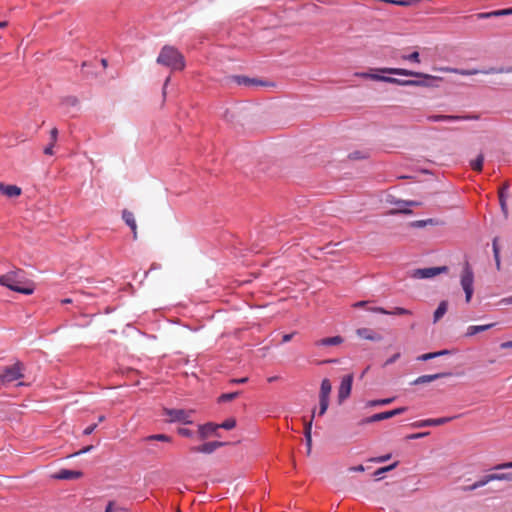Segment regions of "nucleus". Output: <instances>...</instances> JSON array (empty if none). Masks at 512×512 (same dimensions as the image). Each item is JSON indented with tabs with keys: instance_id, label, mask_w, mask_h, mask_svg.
I'll list each match as a JSON object with an SVG mask.
<instances>
[{
	"instance_id": "obj_1",
	"label": "nucleus",
	"mask_w": 512,
	"mask_h": 512,
	"mask_svg": "<svg viewBox=\"0 0 512 512\" xmlns=\"http://www.w3.org/2000/svg\"><path fill=\"white\" fill-rule=\"evenodd\" d=\"M382 73L400 75V76H412L421 78V80H400L399 82H394V84L403 85V86H418V87H438L437 82L441 80L438 76H433L430 74H425L421 72H415L403 68H382L380 69Z\"/></svg>"
},
{
	"instance_id": "obj_2",
	"label": "nucleus",
	"mask_w": 512,
	"mask_h": 512,
	"mask_svg": "<svg viewBox=\"0 0 512 512\" xmlns=\"http://www.w3.org/2000/svg\"><path fill=\"white\" fill-rule=\"evenodd\" d=\"M156 62L172 71H181L185 68V60L181 52L169 45L161 49Z\"/></svg>"
},
{
	"instance_id": "obj_3",
	"label": "nucleus",
	"mask_w": 512,
	"mask_h": 512,
	"mask_svg": "<svg viewBox=\"0 0 512 512\" xmlns=\"http://www.w3.org/2000/svg\"><path fill=\"white\" fill-rule=\"evenodd\" d=\"M0 284L8 289L25 295L32 294L34 288L31 284H26L22 280L20 271H11L0 277Z\"/></svg>"
},
{
	"instance_id": "obj_4",
	"label": "nucleus",
	"mask_w": 512,
	"mask_h": 512,
	"mask_svg": "<svg viewBox=\"0 0 512 512\" xmlns=\"http://www.w3.org/2000/svg\"><path fill=\"white\" fill-rule=\"evenodd\" d=\"M24 377V364L20 361L11 366H6L0 372V383L8 384Z\"/></svg>"
},
{
	"instance_id": "obj_5",
	"label": "nucleus",
	"mask_w": 512,
	"mask_h": 512,
	"mask_svg": "<svg viewBox=\"0 0 512 512\" xmlns=\"http://www.w3.org/2000/svg\"><path fill=\"white\" fill-rule=\"evenodd\" d=\"M460 283L465 293V300L467 303H469L474 292V273L468 262H466L463 266Z\"/></svg>"
},
{
	"instance_id": "obj_6",
	"label": "nucleus",
	"mask_w": 512,
	"mask_h": 512,
	"mask_svg": "<svg viewBox=\"0 0 512 512\" xmlns=\"http://www.w3.org/2000/svg\"><path fill=\"white\" fill-rule=\"evenodd\" d=\"M332 385L329 379L325 378L321 381L319 392V411L318 415L322 416L326 413L329 406L330 393Z\"/></svg>"
},
{
	"instance_id": "obj_7",
	"label": "nucleus",
	"mask_w": 512,
	"mask_h": 512,
	"mask_svg": "<svg viewBox=\"0 0 512 512\" xmlns=\"http://www.w3.org/2000/svg\"><path fill=\"white\" fill-rule=\"evenodd\" d=\"M447 271L448 268L446 266L419 268L412 270L410 277L414 279H430L441 273H446Z\"/></svg>"
},
{
	"instance_id": "obj_8",
	"label": "nucleus",
	"mask_w": 512,
	"mask_h": 512,
	"mask_svg": "<svg viewBox=\"0 0 512 512\" xmlns=\"http://www.w3.org/2000/svg\"><path fill=\"white\" fill-rule=\"evenodd\" d=\"M405 411H406L405 407H400V408H396V409H393L390 411L376 413L370 417H367V418L361 420L360 424L365 425V424H369V423H373V422H377V421L386 420V419L392 418L394 416L400 415V414L404 413Z\"/></svg>"
},
{
	"instance_id": "obj_9",
	"label": "nucleus",
	"mask_w": 512,
	"mask_h": 512,
	"mask_svg": "<svg viewBox=\"0 0 512 512\" xmlns=\"http://www.w3.org/2000/svg\"><path fill=\"white\" fill-rule=\"evenodd\" d=\"M165 414L169 417V421L171 422H181L184 424L192 423V411L184 409H166Z\"/></svg>"
},
{
	"instance_id": "obj_10",
	"label": "nucleus",
	"mask_w": 512,
	"mask_h": 512,
	"mask_svg": "<svg viewBox=\"0 0 512 512\" xmlns=\"http://www.w3.org/2000/svg\"><path fill=\"white\" fill-rule=\"evenodd\" d=\"M439 70L442 72H449V73H454V74H458V75H462V76H472V75H476L479 73L493 74V73L502 72V70H498L495 68H490L488 70H477V69H458V68L442 67V68H439Z\"/></svg>"
},
{
	"instance_id": "obj_11",
	"label": "nucleus",
	"mask_w": 512,
	"mask_h": 512,
	"mask_svg": "<svg viewBox=\"0 0 512 512\" xmlns=\"http://www.w3.org/2000/svg\"><path fill=\"white\" fill-rule=\"evenodd\" d=\"M353 384V375L349 374L342 378L340 386L338 388V401L341 404L351 394Z\"/></svg>"
},
{
	"instance_id": "obj_12",
	"label": "nucleus",
	"mask_w": 512,
	"mask_h": 512,
	"mask_svg": "<svg viewBox=\"0 0 512 512\" xmlns=\"http://www.w3.org/2000/svg\"><path fill=\"white\" fill-rule=\"evenodd\" d=\"M428 121L430 122H453V121H466V120H477L478 116L476 115H466V116H457V115H431L428 116Z\"/></svg>"
},
{
	"instance_id": "obj_13",
	"label": "nucleus",
	"mask_w": 512,
	"mask_h": 512,
	"mask_svg": "<svg viewBox=\"0 0 512 512\" xmlns=\"http://www.w3.org/2000/svg\"><path fill=\"white\" fill-rule=\"evenodd\" d=\"M457 417L458 416L419 420V421H416L415 423H413V426L415 428H423V427H428V426H439V425L446 424Z\"/></svg>"
},
{
	"instance_id": "obj_14",
	"label": "nucleus",
	"mask_w": 512,
	"mask_h": 512,
	"mask_svg": "<svg viewBox=\"0 0 512 512\" xmlns=\"http://www.w3.org/2000/svg\"><path fill=\"white\" fill-rule=\"evenodd\" d=\"M224 445H225L224 442L212 441V442L204 443V444H202L200 446L192 447L191 451L195 452V453L211 454L216 449H218V448H220V447H222Z\"/></svg>"
},
{
	"instance_id": "obj_15",
	"label": "nucleus",
	"mask_w": 512,
	"mask_h": 512,
	"mask_svg": "<svg viewBox=\"0 0 512 512\" xmlns=\"http://www.w3.org/2000/svg\"><path fill=\"white\" fill-rule=\"evenodd\" d=\"M21 188L17 185H6L0 182V193L8 198H15L21 195Z\"/></svg>"
},
{
	"instance_id": "obj_16",
	"label": "nucleus",
	"mask_w": 512,
	"mask_h": 512,
	"mask_svg": "<svg viewBox=\"0 0 512 512\" xmlns=\"http://www.w3.org/2000/svg\"><path fill=\"white\" fill-rule=\"evenodd\" d=\"M233 80L238 85H244V86H247V87H258V86H265V85H267L263 81H260V80H257V79H252V78H248V77H245V76H233Z\"/></svg>"
},
{
	"instance_id": "obj_17",
	"label": "nucleus",
	"mask_w": 512,
	"mask_h": 512,
	"mask_svg": "<svg viewBox=\"0 0 512 512\" xmlns=\"http://www.w3.org/2000/svg\"><path fill=\"white\" fill-rule=\"evenodd\" d=\"M81 476H82V472H80V471L61 469L56 474H54L53 477L55 479H59V480H71V479H78Z\"/></svg>"
},
{
	"instance_id": "obj_18",
	"label": "nucleus",
	"mask_w": 512,
	"mask_h": 512,
	"mask_svg": "<svg viewBox=\"0 0 512 512\" xmlns=\"http://www.w3.org/2000/svg\"><path fill=\"white\" fill-rule=\"evenodd\" d=\"M219 429V426L214 423H206L203 425H199V435L201 439H205L213 434Z\"/></svg>"
},
{
	"instance_id": "obj_19",
	"label": "nucleus",
	"mask_w": 512,
	"mask_h": 512,
	"mask_svg": "<svg viewBox=\"0 0 512 512\" xmlns=\"http://www.w3.org/2000/svg\"><path fill=\"white\" fill-rule=\"evenodd\" d=\"M122 218L124 222L130 227V229L133 232V238H137V224L134 217V214L131 211L123 210L122 212Z\"/></svg>"
},
{
	"instance_id": "obj_20",
	"label": "nucleus",
	"mask_w": 512,
	"mask_h": 512,
	"mask_svg": "<svg viewBox=\"0 0 512 512\" xmlns=\"http://www.w3.org/2000/svg\"><path fill=\"white\" fill-rule=\"evenodd\" d=\"M451 373H437L432 375H422L416 378L413 382L414 385L424 384V383H430L434 380L450 376Z\"/></svg>"
},
{
	"instance_id": "obj_21",
	"label": "nucleus",
	"mask_w": 512,
	"mask_h": 512,
	"mask_svg": "<svg viewBox=\"0 0 512 512\" xmlns=\"http://www.w3.org/2000/svg\"><path fill=\"white\" fill-rule=\"evenodd\" d=\"M356 76H359V77H362V78H369V79L377 80V81L393 83V84H394V82H399V79H397V78L381 76V75H378V74L367 73V72L356 73Z\"/></svg>"
},
{
	"instance_id": "obj_22",
	"label": "nucleus",
	"mask_w": 512,
	"mask_h": 512,
	"mask_svg": "<svg viewBox=\"0 0 512 512\" xmlns=\"http://www.w3.org/2000/svg\"><path fill=\"white\" fill-rule=\"evenodd\" d=\"M315 410H313L312 412V417L310 419L309 422H307L305 424V429H304V434H305V439H306V446H307V451L308 453H310L311 451V444H312V437H311V433H312V423H313V419L315 417Z\"/></svg>"
},
{
	"instance_id": "obj_23",
	"label": "nucleus",
	"mask_w": 512,
	"mask_h": 512,
	"mask_svg": "<svg viewBox=\"0 0 512 512\" xmlns=\"http://www.w3.org/2000/svg\"><path fill=\"white\" fill-rule=\"evenodd\" d=\"M495 326V323L485 324V325H471L467 328L466 336L471 337L476 335L477 333L487 331Z\"/></svg>"
},
{
	"instance_id": "obj_24",
	"label": "nucleus",
	"mask_w": 512,
	"mask_h": 512,
	"mask_svg": "<svg viewBox=\"0 0 512 512\" xmlns=\"http://www.w3.org/2000/svg\"><path fill=\"white\" fill-rule=\"evenodd\" d=\"M343 338L341 336H334V337H328L323 338L315 342L316 346H333V345H339L343 343Z\"/></svg>"
},
{
	"instance_id": "obj_25",
	"label": "nucleus",
	"mask_w": 512,
	"mask_h": 512,
	"mask_svg": "<svg viewBox=\"0 0 512 512\" xmlns=\"http://www.w3.org/2000/svg\"><path fill=\"white\" fill-rule=\"evenodd\" d=\"M357 335L363 339L371 340V341H378L381 339L379 335L374 333L372 330L368 328H359L357 331Z\"/></svg>"
},
{
	"instance_id": "obj_26",
	"label": "nucleus",
	"mask_w": 512,
	"mask_h": 512,
	"mask_svg": "<svg viewBox=\"0 0 512 512\" xmlns=\"http://www.w3.org/2000/svg\"><path fill=\"white\" fill-rule=\"evenodd\" d=\"M448 309V302L447 301H441L437 307V309L434 312L433 315V322L437 323L447 312Z\"/></svg>"
},
{
	"instance_id": "obj_27",
	"label": "nucleus",
	"mask_w": 512,
	"mask_h": 512,
	"mask_svg": "<svg viewBox=\"0 0 512 512\" xmlns=\"http://www.w3.org/2000/svg\"><path fill=\"white\" fill-rule=\"evenodd\" d=\"M487 480H489V482L495 481V480H498V481H510V480H512V473L488 474L487 475Z\"/></svg>"
},
{
	"instance_id": "obj_28",
	"label": "nucleus",
	"mask_w": 512,
	"mask_h": 512,
	"mask_svg": "<svg viewBox=\"0 0 512 512\" xmlns=\"http://www.w3.org/2000/svg\"><path fill=\"white\" fill-rule=\"evenodd\" d=\"M488 483H489V480H487V475H485L484 477H482L481 479H479L478 481H476L472 485L463 487V491H474V490H476L478 488H481V487L485 486Z\"/></svg>"
},
{
	"instance_id": "obj_29",
	"label": "nucleus",
	"mask_w": 512,
	"mask_h": 512,
	"mask_svg": "<svg viewBox=\"0 0 512 512\" xmlns=\"http://www.w3.org/2000/svg\"><path fill=\"white\" fill-rule=\"evenodd\" d=\"M448 353H449V351H447V350H442V351L432 352V353H426V354L420 355L417 358V360H419V361H428V360L434 359L436 357H439V356H442V355H446Z\"/></svg>"
},
{
	"instance_id": "obj_30",
	"label": "nucleus",
	"mask_w": 512,
	"mask_h": 512,
	"mask_svg": "<svg viewBox=\"0 0 512 512\" xmlns=\"http://www.w3.org/2000/svg\"><path fill=\"white\" fill-rule=\"evenodd\" d=\"M393 401H394V398L370 400L366 403V407L384 406V405H388V404L392 403Z\"/></svg>"
},
{
	"instance_id": "obj_31",
	"label": "nucleus",
	"mask_w": 512,
	"mask_h": 512,
	"mask_svg": "<svg viewBox=\"0 0 512 512\" xmlns=\"http://www.w3.org/2000/svg\"><path fill=\"white\" fill-rule=\"evenodd\" d=\"M484 163V156L482 154H479L476 159L472 160L470 165L473 170L475 171H481Z\"/></svg>"
},
{
	"instance_id": "obj_32",
	"label": "nucleus",
	"mask_w": 512,
	"mask_h": 512,
	"mask_svg": "<svg viewBox=\"0 0 512 512\" xmlns=\"http://www.w3.org/2000/svg\"><path fill=\"white\" fill-rule=\"evenodd\" d=\"M493 253H494V258H495V262H496V267L499 270L500 266H501V262H500V252H499L496 238L493 240Z\"/></svg>"
},
{
	"instance_id": "obj_33",
	"label": "nucleus",
	"mask_w": 512,
	"mask_h": 512,
	"mask_svg": "<svg viewBox=\"0 0 512 512\" xmlns=\"http://www.w3.org/2000/svg\"><path fill=\"white\" fill-rule=\"evenodd\" d=\"M219 428H223L226 430H231L236 426V420L234 418H229L222 422L221 424H217Z\"/></svg>"
},
{
	"instance_id": "obj_34",
	"label": "nucleus",
	"mask_w": 512,
	"mask_h": 512,
	"mask_svg": "<svg viewBox=\"0 0 512 512\" xmlns=\"http://www.w3.org/2000/svg\"><path fill=\"white\" fill-rule=\"evenodd\" d=\"M397 463H393L392 465H389L387 467H382V468H379L378 470L375 471L374 475L377 477V479H381L383 474L394 469L396 467Z\"/></svg>"
},
{
	"instance_id": "obj_35",
	"label": "nucleus",
	"mask_w": 512,
	"mask_h": 512,
	"mask_svg": "<svg viewBox=\"0 0 512 512\" xmlns=\"http://www.w3.org/2000/svg\"><path fill=\"white\" fill-rule=\"evenodd\" d=\"M508 14H512V9L500 10V11H496V12H492V13H481V14H479V17L487 18L492 15L498 16V15H508Z\"/></svg>"
},
{
	"instance_id": "obj_36",
	"label": "nucleus",
	"mask_w": 512,
	"mask_h": 512,
	"mask_svg": "<svg viewBox=\"0 0 512 512\" xmlns=\"http://www.w3.org/2000/svg\"><path fill=\"white\" fill-rule=\"evenodd\" d=\"M412 312L406 308L396 307L394 310L389 311L387 315H410Z\"/></svg>"
},
{
	"instance_id": "obj_37",
	"label": "nucleus",
	"mask_w": 512,
	"mask_h": 512,
	"mask_svg": "<svg viewBox=\"0 0 512 512\" xmlns=\"http://www.w3.org/2000/svg\"><path fill=\"white\" fill-rule=\"evenodd\" d=\"M238 395H239V392L224 393L219 397L218 401L219 402H228V401L235 399Z\"/></svg>"
},
{
	"instance_id": "obj_38",
	"label": "nucleus",
	"mask_w": 512,
	"mask_h": 512,
	"mask_svg": "<svg viewBox=\"0 0 512 512\" xmlns=\"http://www.w3.org/2000/svg\"><path fill=\"white\" fill-rule=\"evenodd\" d=\"M402 59L410 62L420 63V55L417 51H414L409 55H403Z\"/></svg>"
},
{
	"instance_id": "obj_39",
	"label": "nucleus",
	"mask_w": 512,
	"mask_h": 512,
	"mask_svg": "<svg viewBox=\"0 0 512 512\" xmlns=\"http://www.w3.org/2000/svg\"><path fill=\"white\" fill-rule=\"evenodd\" d=\"M105 512H128L125 508L115 505L113 502H109L106 506Z\"/></svg>"
},
{
	"instance_id": "obj_40",
	"label": "nucleus",
	"mask_w": 512,
	"mask_h": 512,
	"mask_svg": "<svg viewBox=\"0 0 512 512\" xmlns=\"http://www.w3.org/2000/svg\"><path fill=\"white\" fill-rule=\"evenodd\" d=\"M178 434L183 437L190 438V437H193L194 432L188 428L181 427V428H178Z\"/></svg>"
},
{
	"instance_id": "obj_41",
	"label": "nucleus",
	"mask_w": 512,
	"mask_h": 512,
	"mask_svg": "<svg viewBox=\"0 0 512 512\" xmlns=\"http://www.w3.org/2000/svg\"><path fill=\"white\" fill-rule=\"evenodd\" d=\"M412 204H413L412 202H399L397 211L403 212V213H408V212H410V210L407 209V207Z\"/></svg>"
},
{
	"instance_id": "obj_42",
	"label": "nucleus",
	"mask_w": 512,
	"mask_h": 512,
	"mask_svg": "<svg viewBox=\"0 0 512 512\" xmlns=\"http://www.w3.org/2000/svg\"><path fill=\"white\" fill-rule=\"evenodd\" d=\"M148 439L157 440V441H165V442L170 441V437L165 434L151 435Z\"/></svg>"
},
{
	"instance_id": "obj_43",
	"label": "nucleus",
	"mask_w": 512,
	"mask_h": 512,
	"mask_svg": "<svg viewBox=\"0 0 512 512\" xmlns=\"http://www.w3.org/2000/svg\"><path fill=\"white\" fill-rule=\"evenodd\" d=\"M367 309H368V311L373 312V313H380V314H384V315L388 314V310H386L382 307H368Z\"/></svg>"
},
{
	"instance_id": "obj_44",
	"label": "nucleus",
	"mask_w": 512,
	"mask_h": 512,
	"mask_svg": "<svg viewBox=\"0 0 512 512\" xmlns=\"http://www.w3.org/2000/svg\"><path fill=\"white\" fill-rule=\"evenodd\" d=\"M512 468V461L498 464L494 467L495 470H503V469H510Z\"/></svg>"
},
{
	"instance_id": "obj_45",
	"label": "nucleus",
	"mask_w": 512,
	"mask_h": 512,
	"mask_svg": "<svg viewBox=\"0 0 512 512\" xmlns=\"http://www.w3.org/2000/svg\"><path fill=\"white\" fill-rule=\"evenodd\" d=\"M96 428H97V424H92L84 429L83 434L90 435L95 431Z\"/></svg>"
},
{
	"instance_id": "obj_46",
	"label": "nucleus",
	"mask_w": 512,
	"mask_h": 512,
	"mask_svg": "<svg viewBox=\"0 0 512 512\" xmlns=\"http://www.w3.org/2000/svg\"><path fill=\"white\" fill-rule=\"evenodd\" d=\"M400 357V353H396L390 358H388L385 362V366L393 364L396 360H398Z\"/></svg>"
},
{
	"instance_id": "obj_47",
	"label": "nucleus",
	"mask_w": 512,
	"mask_h": 512,
	"mask_svg": "<svg viewBox=\"0 0 512 512\" xmlns=\"http://www.w3.org/2000/svg\"><path fill=\"white\" fill-rule=\"evenodd\" d=\"M92 449H93V446H87V447H84L83 449L79 450L78 452H75L71 456H78L81 454H85V453L90 452Z\"/></svg>"
},
{
	"instance_id": "obj_48",
	"label": "nucleus",
	"mask_w": 512,
	"mask_h": 512,
	"mask_svg": "<svg viewBox=\"0 0 512 512\" xmlns=\"http://www.w3.org/2000/svg\"><path fill=\"white\" fill-rule=\"evenodd\" d=\"M428 223H432V220L431 219H429V220H419V221L414 222L413 226H415V227H424Z\"/></svg>"
},
{
	"instance_id": "obj_49",
	"label": "nucleus",
	"mask_w": 512,
	"mask_h": 512,
	"mask_svg": "<svg viewBox=\"0 0 512 512\" xmlns=\"http://www.w3.org/2000/svg\"><path fill=\"white\" fill-rule=\"evenodd\" d=\"M428 434H429L428 432H421V433L411 434L407 438L408 439H419V438L425 437Z\"/></svg>"
},
{
	"instance_id": "obj_50",
	"label": "nucleus",
	"mask_w": 512,
	"mask_h": 512,
	"mask_svg": "<svg viewBox=\"0 0 512 512\" xmlns=\"http://www.w3.org/2000/svg\"><path fill=\"white\" fill-rule=\"evenodd\" d=\"M50 137H51V140L52 142L51 143H55L56 140H57V137H58V130L56 128H53L50 132Z\"/></svg>"
},
{
	"instance_id": "obj_51",
	"label": "nucleus",
	"mask_w": 512,
	"mask_h": 512,
	"mask_svg": "<svg viewBox=\"0 0 512 512\" xmlns=\"http://www.w3.org/2000/svg\"><path fill=\"white\" fill-rule=\"evenodd\" d=\"M53 147H54V143H51L50 145H48L47 147H45L44 149V153L46 155H53Z\"/></svg>"
},
{
	"instance_id": "obj_52",
	"label": "nucleus",
	"mask_w": 512,
	"mask_h": 512,
	"mask_svg": "<svg viewBox=\"0 0 512 512\" xmlns=\"http://www.w3.org/2000/svg\"><path fill=\"white\" fill-rule=\"evenodd\" d=\"M247 381H248V378L247 377H243V378L232 379L231 383L243 384V383H246Z\"/></svg>"
},
{
	"instance_id": "obj_53",
	"label": "nucleus",
	"mask_w": 512,
	"mask_h": 512,
	"mask_svg": "<svg viewBox=\"0 0 512 512\" xmlns=\"http://www.w3.org/2000/svg\"><path fill=\"white\" fill-rule=\"evenodd\" d=\"M501 349H510L512 348V341L503 342L500 344Z\"/></svg>"
},
{
	"instance_id": "obj_54",
	"label": "nucleus",
	"mask_w": 512,
	"mask_h": 512,
	"mask_svg": "<svg viewBox=\"0 0 512 512\" xmlns=\"http://www.w3.org/2000/svg\"><path fill=\"white\" fill-rule=\"evenodd\" d=\"M293 335H294V333L283 335L282 342L283 343L289 342L293 338Z\"/></svg>"
},
{
	"instance_id": "obj_55",
	"label": "nucleus",
	"mask_w": 512,
	"mask_h": 512,
	"mask_svg": "<svg viewBox=\"0 0 512 512\" xmlns=\"http://www.w3.org/2000/svg\"><path fill=\"white\" fill-rule=\"evenodd\" d=\"M368 304L367 301H358L356 303L353 304V307L355 308H359V307H364Z\"/></svg>"
},
{
	"instance_id": "obj_56",
	"label": "nucleus",
	"mask_w": 512,
	"mask_h": 512,
	"mask_svg": "<svg viewBox=\"0 0 512 512\" xmlns=\"http://www.w3.org/2000/svg\"><path fill=\"white\" fill-rule=\"evenodd\" d=\"M350 470L355 471V472H363L364 471V466L363 465H358V466L352 467Z\"/></svg>"
},
{
	"instance_id": "obj_57",
	"label": "nucleus",
	"mask_w": 512,
	"mask_h": 512,
	"mask_svg": "<svg viewBox=\"0 0 512 512\" xmlns=\"http://www.w3.org/2000/svg\"><path fill=\"white\" fill-rule=\"evenodd\" d=\"M388 459H390V455L389 454L377 458V462H385Z\"/></svg>"
},
{
	"instance_id": "obj_58",
	"label": "nucleus",
	"mask_w": 512,
	"mask_h": 512,
	"mask_svg": "<svg viewBox=\"0 0 512 512\" xmlns=\"http://www.w3.org/2000/svg\"><path fill=\"white\" fill-rule=\"evenodd\" d=\"M500 202H501L502 210H503V212L506 214V213H507V211H506V204H505L504 200H502V199H501V201H500Z\"/></svg>"
},
{
	"instance_id": "obj_59",
	"label": "nucleus",
	"mask_w": 512,
	"mask_h": 512,
	"mask_svg": "<svg viewBox=\"0 0 512 512\" xmlns=\"http://www.w3.org/2000/svg\"><path fill=\"white\" fill-rule=\"evenodd\" d=\"M71 302H72V300H71V299H69V298H66V299H63V300H62V303H63V304H68V303H71Z\"/></svg>"
},
{
	"instance_id": "obj_60",
	"label": "nucleus",
	"mask_w": 512,
	"mask_h": 512,
	"mask_svg": "<svg viewBox=\"0 0 512 512\" xmlns=\"http://www.w3.org/2000/svg\"><path fill=\"white\" fill-rule=\"evenodd\" d=\"M276 379H277V377H276V376H273V377H269V378H268V381H269V382H273V381H275Z\"/></svg>"
},
{
	"instance_id": "obj_61",
	"label": "nucleus",
	"mask_w": 512,
	"mask_h": 512,
	"mask_svg": "<svg viewBox=\"0 0 512 512\" xmlns=\"http://www.w3.org/2000/svg\"><path fill=\"white\" fill-rule=\"evenodd\" d=\"M169 81H170V78L168 77V78L166 79L165 83H164V88H163L164 90H165V88L167 87V85H168Z\"/></svg>"
},
{
	"instance_id": "obj_62",
	"label": "nucleus",
	"mask_w": 512,
	"mask_h": 512,
	"mask_svg": "<svg viewBox=\"0 0 512 512\" xmlns=\"http://www.w3.org/2000/svg\"><path fill=\"white\" fill-rule=\"evenodd\" d=\"M7 25L6 22H0V28L5 27Z\"/></svg>"
},
{
	"instance_id": "obj_63",
	"label": "nucleus",
	"mask_w": 512,
	"mask_h": 512,
	"mask_svg": "<svg viewBox=\"0 0 512 512\" xmlns=\"http://www.w3.org/2000/svg\"><path fill=\"white\" fill-rule=\"evenodd\" d=\"M104 419H105V417H104V416H100V417L98 418V421H99V422H102V421H104Z\"/></svg>"
},
{
	"instance_id": "obj_64",
	"label": "nucleus",
	"mask_w": 512,
	"mask_h": 512,
	"mask_svg": "<svg viewBox=\"0 0 512 512\" xmlns=\"http://www.w3.org/2000/svg\"><path fill=\"white\" fill-rule=\"evenodd\" d=\"M507 303H512V297L506 300Z\"/></svg>"
}]
</instances>
